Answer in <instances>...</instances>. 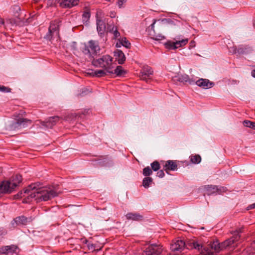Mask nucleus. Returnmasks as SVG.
<instances>
[{
  "instance_id": "obj_1",
  "label": "nucleus",
  "mask_w": 255,
  "mask_h": 255,
  "mask_svg": "<svg viewBox=\"0 0 255 255\" xmlns=\"http://www.w3.org/2000/svg\"><path fill=\"white\" fill-rule=\"evenodd\" d=\"M39 182L32 183L24 189V193H30L27 196L28 199L34 198L37 203L47 201L58 195L55 190L47 187L42 186Z\"/></svg>"
},
{
  "instance_id": "obj_2",
  "label": "nucleus",
  "mask_w": 255,
  "mask_h": 255,
  "mask_svg": "<svg viewBox=\"0 0 255 255\" xmlns=\"http://www.w3.org/2000/svg\"><path fill=\"white\" fill-rule=\"evenodd\" d=\"M172 22L171 19H164L162 20H154V22L150 25L149 29V35L152 36L153 39L159 40L164 38V36L159 32L165 30L167 27L168 23Z\"/></svg>"
},
{
  "instance_id": "obj_3",
  "label": "nucleus",
  "mask_w": 255,
  "mask_h": 255,
  "mask_svg": "<svg viewBox=\"0 0 255 255\" xmlns=\"http://www.w3.org/2000/svg\"><path fill=\"white\" fill-rule=\"evenodd\" d=\"M22 181V176L16 174L12 176L9 180L2 181L0 184V193H11L19 185Z\"/></svg>"
},
{
  "instance_id": "obj_4",
  "label": "nucleus",
  "mask_w": 255,
  "mask_h": 255,
  "mask_svg": "<svg viewBox=\"0 0 255 255\" xmlns=\"http://www.w3.org/2000/svg\"><path fill=\"white\" fill-rule=\"evenodd\" d=\"M113 58L109 55H105L98 59L93 58L92 64L96 67L102 68L107 71L108 73L113 74V69L114 64L113 62Z\"/></svg>"
},
{
  "instance_id": "obj_5",
  "label": "nucleus",
  "mask_w": 255,
  "mask_h": 255,
  "mask_svg": "<svg viewBox=\"0 0 255 255\" xmlns=\"http://www.w3.org/2000/svg\"><path fill=\"white\" fill-rule=\"evenodd\" d=\"M100 48L98 42L94 40H90L88 42L87 45H85V48L83 52L87 54L89 57H94V55L99 54L100 52Z\"/></svg>"
},
{
  "instance_id": "obj_6",
  "label": "nucleus",
  "mask_w": 255,
  "mask_h": 255,
  "mask_svg": "<svg viewBox=\"0 0 255 255\" xmlns=\"http://www.w3.org/2000/svg\"><path fill=\"white\" fill-rule=\"evenodd\" d=\"M163 251L160 244H152L148 245L142 253V255H160Z\"/></svg>"
},
{
  "instance_id": "obj_7",
  "label": "nucleus",
  "mask_w": 255,
  "mask_h": 255,
  "mask_svg": "<svg viewBox=\"0 0 255 255\" xmlns=\"http://www.w3.org/2000/svg\"><path fill=\"white\" fill-rule=\"evenodd\" d=\"M32 121L25 118H19L16 122L12 123L10 126L11 130H15L26 128L28 125H30Z\"/></svg>"
},
{
  "instance_id": "obj_8",
  "label": "nucleus",
  "mask_w": 255,
  "mask_h": 255,
  "mask_svg": "<svg viewBox=\"0 0 255 255\" xmlns=\"http://www.w3.org/2000/svg\"><path fill=\"white\" fill-rule=\"evenodd\" d=\"M61 19H55L50 22V25L48 28V32L46 35V37L49 39L52 37V35L54 32L59 34V26L61 23Z\"/></svg>"
},
{
  "instance_id": "obj_9",
  "label": "nucleus",
  "mask_w": 255,
  "mask_h": 255,
  "mask_svg": "<svg viewBox=\"0 0 255 255\" xmlns=\"http://www.w3.org/2000/svg\"><path fill=\"white\" fill-rule=\"evenodd\" d=\"M63 118L62 117L59 116H53L49 117L46 121H40V123L41 125L43 127H46L47 128H52L53 126H54L57 122L62 120Z\"/></svg>"
},
{
  "instance_id": "obj_10",
  "label": "nucleus",
  "mask_w": 255,
  "mask_h": 255,
  "mask_svg": "<svg viewBox=\"0 0 255 255\" xmlns=\"http://www.w3.org/2000/svg\"><path fill=\"white\" fill-rule=\"evenodd\" d=\"M152 69L148 65L142 67L140 71V79L143 80H147L150 79V76L153 74Z\"/></svg>"
},
{
  "instance_id": "obj_11",
  "label": "nucleus",
  "mask_w": 255,
  "mask_h": 255,
  "mask_svg": "<svg viewBox=\"0 0 255 255\" xmlns=\"http://www.w3.org/2000/svg\"><path fill=\"white\" fill-rule=\"evenodd\" d=\"M195 84L205 89H209L214 85V83L210 82L208 79L202 78L195 80Z\"/></svg>"
},
{
  "instance_id": "obj_12",
  "label": "nucleus",
  "mask_w": 255,
  "mask_h": 255,
  "mask_svg": "<svg viewBox=\"0 0 255 255\" xmlns=\"http://www.w3.org/2000/svg\"><path fill=\"white\" fill-rule=\"evenodd\" d=\"M185 247V243L182 240H177L171 244L170 249L172 252L181 251Z\"/></svg>"
},
{
  "instance_id": "obj_13",
  "label": "nucleus",
  "mask_w": 255,
  "mask_h": 255,
  "mask_svg": "<svg viewBox=\"0 0 255 255\" xmlns=\"http://www.w3.org/2000/svg\"><path fill=\"white\" fill-rule=\"evenodd\" d=\"M163 168L167 174H169V171L170 170H177L178 168L176 161L175 160H167L164 165Z\"/></svg>"
},
{
  "instance_id": "obj_14",
  "label": "nucleus",
  "mask_w": 255,
  "mask_h": 255,
  "mask_svg": "<svg viewBox=\"0 0 255 255\" xmlns=\"http://www.w3.org/2000/svg\"><path fill=\"white\" fill-rule=\"evenodd\" d=\"M17 249V247L13 245L2 246L0 248V254L8 255L12 254L15 252Z\"/></svg>"
},
{
  "instance_id": "obj_15",
  "label": "nucleus",
  "mask_w": 255,
  "mask_h": 255,
  "mask_svg": "<svg viewBox=\"0 0 255 255\" xmlns=\"http://www.w3.org/2000/svg\"><path fill=\"white\" fill-rule=\"evenodd\" d=\"M185 247L188 249H194L201 251L204 248L202 244H199L197 241H195V240L188 241L186 244L185 243Z\"/></svg>"
},
{
  "instance_id": "obj_16",
  "label": "nucleus",
  "mask_w": 255,
  "mask_h": 255,
  "mask_svg": "<svg viewBox=\"0 0 255 255\" xmlns=\"http://www.w3.org/2000/svg\"><path fill=\"white\" fill-rule=\"evenodd\" d=\"M81 248L87 251H93L95 250V246L90 244L85 238H81Z\"/></svg>"
},
{
  "instance_id": "obj_17",
  "label": "nucleus",
  "mask_w": 255,
  "mask_h": 255,
  "mask_svg": "<svg viewBox=\"0 0 255 255\" xmlns=\"http://www.w3.org/2000/svg\"><path fill=\"white\" fill-rule=\"evenodd\" d=\"M13 222H12L11 224L13 226H14V224L16 226L26 225L28 222V218L24 216L17 217L13 219Z\"/></svg>"
},
{
  "instance_id": "obj_18",
  "label": "nucleus",
  "mask_w": 255,
  "mask_h": 255,
  "mask_svg": "<svg viewBox=\"0 0 255 255\" xmlns=\"http://www.w3.org/2000/svg\"><path fill=\"white\" fill-rule=\"evenodd\" d=\"M114 56L119 64H123L126 61V56L123 52L119 49L114 51Z\"/></svg>"
},
{
  "instance_id": "obj_19",
  "label": "nucleus",
  "mask_w": 255,
  "mask_h": 255,
  "mask_svg": "<svg viewBox=\"0 0 255 255\" xmlns=\"http://www.w3.org/2000/svg\"><path fill=\"white\" fill-rule=\"evenodd\" d=\"M78 0H62L60 5L63 8L71 7L78 4Z\"/></svg>"
},
{
  "instance_id": "obj_20",
  "label": "nucleus",
  "mask_w": 255,
  "mask_h": 255,
  "mask_svg": "<svg viewBox=\"0 0 255 255\" xmlns=\"http://www.w3.org/2000/svg\"><path fill=\"white\" fill-rule=\"evenodd\" d=\"M91 16V12L89 8L85 7L84 10L82 14V22L84 24L87 25L89 22V19Z\"/></svg>"
},
{
  "instance_id": "obj_21",
  "label": "nucleus",
  "mask_w": 255,
  "mask_h": 255,
  "mask_svg": "<svg viewBox=\"0 0 255 255\" xmlns=\"http://www.w3.org/2000/svg\"><path fill=\"white\" fill-rule=\"evenodd\" d=\"M128 220H132L133 221H140L142 220L143 217L139 213H128L126 215Z\"/></svg>"
},
{
  "instance_id": "obj_22",
  "label": "nucleus",
  "mask_w": 255,
  "mask_h": 255,
  "mask_svg": "<svg viewBox=\"0 0 255 255\" xmlns=\"http://www.w3.org/2000/svg\"><path fill=\"white\" fill-rule=\"evenodd\" d=\"M179 81L190 85L195 84V80L190 78L188 75L185 74L180 76L179 77Z\"/></svg>"
},
{
  "instance_id": "obj_23",
  "label": "nucleus",
  "mask_w": 255,
  "mask_h": 255,
  "mask_svg": "<svg viewBox=\"0 0 255 255\" xmlns=\"http://www.w3.org/2000/svg\"><path fill=\"white\" fill-rule=\"evenodd\" d=\"M97 29L99 34H102L104 33L106 29V25L102 20H97Z\"/></svg>"
},
{
  "instance_id": "obj_24",
  "label": "nucleus",
  "mask_w": 255,
  "mask_h": 255,
  "mask_svg": "<svg viewBox=\"0 0 255 255\" xmlns=\"http://www.w3.org/2000/svg\"><path fill=\"white\" fill-rule=\"evenodd\" d=\"M204 189L208 195L215 194L218 192V186L216 185H208L205 186Z\"/></svg>"
},
{
  "instance_id": "obj_25",
  "label": "nucleus",
  "mask_w": 255,
  "mask_h": 255,
  "mask_svg": "<svg viewBox=\"0 0 255 255\" xmlns=\"http://www.w3.org/2000/svg\"><path fill=\"white\" fill-rule=\"evenodd\" d=\"M250 51V48L246 46H241L238 48H235L234 50V53L239 54H244L248 53Z\"/></svg>"
},
{
  "instance_id": "obj_26",
  "label": "nucleus",
  "mask_w": 255,
  "mask_h": 255,
  "mask_svg": "<svg viewBox=\"0 0 255 255\" xmlns=\"http://www.w3.org/2000/svg\"><path fill=\"white\" fill-rule=\"evenodd\" d=\"M120 42V44L125 47L127 48H130L131 47V44L130 42L127 39L126 37H124L120 38L118 39Z\"/></svg>"
},
{
  "instance_id": "obj_27",
  "label": "nucleus",
  "mask_w": 255,
  "mask_h": 255,
  "mask_svg": "<svg viewBox=\"0 0 255 255\" xmlns=\"http://www.w3.org/2000/svg\"><path fill=\"white\" fill-rule=\"evenodd\" d=\"M190 160L193 164H198L201 161V157L199 154L191 155L190 156Z\"/></svg>"
},
{
  "instance_id": "obj_28",
  "label": "nucleus",
  "mask_w": 255,
  "mask_h": 255,
  "mask_svg": "<svg viewBox=\"0 0 255 255\" xmlns=\"http://www.w3.org/2000/svg\"><path fill=\"white\" fill-rule=\"evenodd\" d=\"M188 38H186L174 42V45L176 46V49L185 45L188 43Z\"/></svg>"
},
{
  "instance_id": "obj_29",
  "label": "nucleus",
  "mask_w": 255,
  "mask_h": 255,
  "mask_svg": "<svg viewBox=\"0 0 255 255\" xmlns=\"http://www.w3.org/2000/svg\"><path fill=\"white\" fill-rule=\"evenodd\" d=\"M95 77H104L106 75H107V73H108L107 72V71L105 69H101V70H95Z\"/></svg>"
},
{
  "instance_id": "obj_30",
  "label": "nucleus",
  "mask_w": 255,
  "mask_h": 255,
  "mask_svg": "<svg viewBox=\"0 0 255 255\" xmlns=\"http://www.w3.org/2000/svg\"><path fill=\"white\" fill-rule=\"evenodd\" d=\"M113 73L116 74L117 76H122L126 73V72L123 69L121 66H118L115 69Z\"/></svg>"
},
{
  "instance_id": "obj_31",
  "label": "nucleus",
  "mask_w": 255,
  "mask_h": 255,
  "mask_svg": "<svg viewBox=\"0 0 255 255\" xmlns=\"http://www.w3.org/2000/svg\"><path fill=\"white\" fill-rule=\"evenodd\" d=\"M152 182V179L149 177H146L143 178L142 185L145 188L149 187L150 184Z\"/></svg>"
},
{
  "instance_id": "obj_32",
  "label": "nucleus",
  "mask_w": 255,
  "mask_h": 255,
  "mask_svg": "<svg viewBox=\"0 0 255 255\" xmlns=\"http://www.w3.org/2000/svg\"><path fill=\"white\" fill-rule=\"evenodd\" d=\"M243 125L245 127L250 128L255 130V122L249 120H245L243 122Z\"/></svg>"
},
{
  "instance_id": "obj_33",
  "label": "nucleus",
  "mask_w": 255,
  "mask_h": 255,
  "mask_svg": "<svg viewBox=\"0 0 255 255\" xmlns=\"http://www.w3.org/2000/svg\"><path fill=\"white\" fill-rule=\"evenodd\" d=\"M151 169L154 171H157L160 168V165L158 161L155 160L151 163Z\"/></svg>"
},
{
  "instance_id": "obj_34",
  "label": "nucleus",
  "mask_w": 255,
  "mask_h": 255,
  "mask_svg": "<svg viewBox=\"0 0 255 255\" xmlns=\"http://www.w3.org/2000/svg\"><path fill=\"white\" fill-rule=\"evenodd\" d=\"M165 47L168 49H176V46H175L174 42L171 41H168L164 44Z\"/></svg>"
},
{
  "instance_id": "obj_35",
  "label": "nucleus",
  "mask_w": 255,
  "mask_h": 255,
  "mask_svg": "<svg viewBox=\"0 0 255 255\" xmlns=\"http://www.w3.org/2000/svg\"><path fill=\"white\" fill-rule=\"evenodd\" d=\"M152 174V169L149 167H146L143 169V174L145 176H148Z\"/></svg>"
},
{
  "instance_id": "obj_36",
  "label": "nucleus",
  "mask_w": 255,
  "mask_h": 255,
  "mask_svg": "<svg viewBox=\"0 0 255 255\" xmlns=\"http://www.w3.org/2000/svg\"><path fill=\"white\" fill-rule=\"evenodd\" d=\"M201 255H213V253L211 250L207 247L203 248V250L201 252Z\"/></svg>"
},
{
  "instance_id": "obj_37",
  "label": "nucleus",
  "mask_w": 255,
  "mask_h": 255,
  "mask_svg": "<svg viewBox=\"0 0 255 255\" xmlns=\"http://www.w3.org/2000/svg\"><path fill=\"white\" fill-rule=\"evenodd\" d=\"M92 93V89L90 88H84L82 89V90L81 92V95L82 96H86L88 95L89 94Z\"/></svg>"
},
{
  "instance_id": "obj_38",
  "label": "nucleus",
  "mask_w": 255,
  "mask_h": 255,
  "mask_svg": "<svg viewBox=\"0 0 255 255\" xmlns=\"http://www.w3.org/2000/svg\"><path fill=\"white\" fill-rule=\"evenodd\" d=\"M92 113V110L91 108L83 109L81 110V115L84 116L89 115Z\"/></svg>"
},
{
  "instance_id": "obj_39",
  "label": "nucleus",
  "mask_w": 255,
  "mask_h": 255,
  "mask_svg": "<svg viewBox=\"0 0 255 255\" xmlns=\"http://www.w3.org/2000/svg\"><path fill=\"white\" fill-rule=\"evenodd\" d=\"M11 91V89L10 88L0 85V91L4 93H9Z\"/></svg>"
},
{
  "instance_id": "obj_40",
  "label": "nucleus",
  "mask_w": 255,
  "mask_h": 255,
  "mask_svg": "<svg viewBox=\"0 0 255 255\" xmlns=\"http://www.w3.org/2000/svg\"><path fill=\"white\" fill-rule=\"evenodd\" d=\"M95 70L92 69H88L87 72H85L83 73L85 74V75L90 76L91 77H95Z\"/></svg>"
},
{
  "instance_id": "obj_41",
  "label": "nucleus",
  "mask_w": 255,
  "mask_h": 255,
  "mask_svg": "<svg viewBox=\"0 0 255 255\" xmlns=\"http://www.w3.org/2000/svg\"><path fill=\"white\" fill-rule=\"evenodd\" d=\"M127 1V0H117V3L119 8H122L123 7V5L124 3H126Z\"/></svg>"
},
{
  "instance_id": "obj_42",
  "label": "nucleus",
  "mask_w": 255,
  "mask_h": 255,
  "mask_svg": "<svg viewBox=\"0 0 255 255\" xmlns=\"http://www.w3.org/2000/svg\"><path fill=\"white\" fill-rule=\"evenodd\" d=\"M113 34L114 39H116L120 36V33L118 30L117 27H116L115 30H114Z\"/></svg>"
},
{
  "instance_id": "obj_43",
  "label": "nucleus",
  "mask_w": 255,
  "mask_h": 255,
  "mask_svg": "<svg viewBox=\"0 0 255 255\" xmlns=\"http://www.w3.org/2000/svg\"><path fill=\"white\" fill-rule=\"evenodd\" d=\"M227 188L225 187H218V192H217V193L218 194H221L222 192H225L226 191Z\"/></svg>"
},
{
  "instance_id": "obj_44",
  "label": "nucleus",
  "mask_w": 255,
  "mask_h": 255,
  "mask_svg": "<svg viewBox=\"0 0 255 255\" xmlns=\"http://www.w3.org/2000/svg\"><path fill=\"white\" fill-rule=\"evenodd\" d=\"M164 172L163 170H160L157 172V176L159 178H162L164 176Z\"/></svg>"
},
{
  "instance_id": "obj_45",
  "label": "nucleus",
  "mask_w": 255,
  "mask_h": 255,
  "mask_svg": "<svg viewBox=\"0 0 255 255\" xmlns=\"http://www.w3.org/2000/svg\"><path fill=\"white\" fill-rule=\"evenodd\" d=\"M13 10L14 12L18 13L19 11H20V7L18 5H14L13 6Z\"/></svg>"
},
{
  "instance_id": "obj_46",
  "label": "nucleus",
  "mask_w": 255,
  "mask_h": 255,
  "mask_svg": "<svg viewBox=\"0 0 255 255\" xmlns=\"http://www.w3.org/2000/svg\"><path fill=\"white\" fill-rule=\"evenodd\" d=\"M24 190H23V192L22 191H21L19 192L16 195H14V198L15 199H18V198H21L22 197V194L24 193Z\"/></svg>"
},
{
  "instance_id": "obj_47",
  "label": "nucleus",
  "mask_w": 255,
  "mask_h": 255,
  "mask_svg": "<svg viewBox=\"0 0 255 255\" xmlns=\"http://www.w3.org/2000/svg\"><path fill=\"white\" fill-rule=\"evenodd\" d=\"M254 208H255V203L253 204L250 205L247 207V210H251V209H254Z\"/></svg>"
},
{
  "instance_id": "obj_48",
  "label": "nucleus",
  "mask_w": 255,
  "mask_h": 255,
  "mask_svg": "<svg viewBox=\"0 0 255 255\" xmlns=\"http://www.w3.org/2000/svg\"><path fill=\"white\" fill-rule=\"evenodd\" d=\"M251 248L253 249L254 251H255V240L251 243Z\"/></svg>"
},
{
  "instance_id": "obj_49",
  "label": "nucleus",
  "mask_w": 255,
  "mask_h": 255,
  "mask_svg": "<svg viewBox=\"0 0 255 255\" xmlns=\"http://www.w3.org/2000/svg\"><path fill=\"white\" fill-rule=\"evenodd\" d=\"M251 75L254 78H255V69L252 71Z\"/></svg>"
},
{
  "instance_id": "obj_50",
  "label": "nucleus",
  "mask_w": 255,
  "mask_h": 255,
  "mask_svg": "<svg viewBox=\"0 0 255 255\" xmlns=\"http://www.w3.org/2000/svg\"><path fill=\"white\" fill-rule=\"evenodd\" d=\"M3 24H4L3 19L0 17V26L2 25Z\"/></svg>"
},
{
  "instance_id": "obj_51",
  "label": "nucleus",
  "mask_w": 255,
  "mask_h": 255,
  "mask_svg": "<svg viewBox=\"0 0 255 255\" xmlns=\"http://www.w3.org/2000/svg\"><path fill=\"white\" fill-rule=\"evenodd\" d=\"M116 46L117 47H120L122 46V45L120 44V42L119 41V42H117L116 43Z\"/></svg>"
},
{
  "instance_id": "obj_52",
  "label": "nucleus",
  "mask_w": 255,
  "mask_h": 255,
  "mask_svg": "<svg viewBox=\"0 0 255 255\" xmlns=\"http://www.w3.org/2000/svg\"><path fill=\"white\" fill-rule=\"evenodd\" d=\"M80 26H81V27H82V28H83V26L82 25H80Z\"/></svg>"
}]
</instances>
